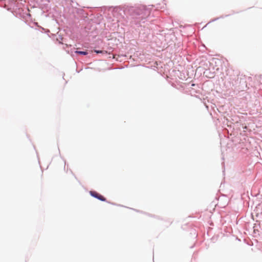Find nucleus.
I'll return each mask as SVG.
<instances>
[{"instance_id":"obj_1","label":"nucleus","mask_w":262,"mask_h":262,"mask_svg":"<svg viewBox=\"0 0 262 262\" xmlns=\"http://www.w3.org/2000/svg\"><path fill=\"white\" fill-rule=\"evenodd\" d=\"M90 194L92 196H94V198H96L98 199V200L102 201H105L106 199L101 194H99L96 191H90Z\"/></svg>"},{"instance_id":"obj_2","label":"nucleus","mask_w":262,"mask_h":262,"mask_svg":"<svg viewBox=\"0 0 262 262\" xmlns=\"http://www.w3.org/2000/svg\"><path fill=\"white\" fill-rule=\"evenodd\" d=\"M95 52L97 53H103V54H106V51H98V50H95Z\"/></svg>"},{"instance_id":"obj_3","label":"nucleus","mask_w":262,"mask_h":262,"mask_svg":"<svg viewBox=\"0 0 262 262\" xmlns=\"http://www.w3.org/2000/svg\"><path fill=\"white\" fill-rule=\"evenodd\" d=\"M76 52L77 53H79V54H82V55H86L87 54V52H83V51H77Z\"/></svg>"}]
</instances>
